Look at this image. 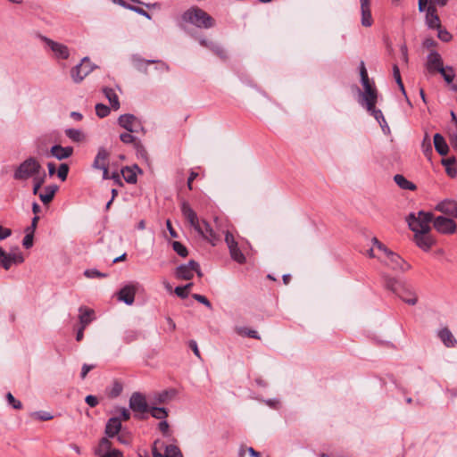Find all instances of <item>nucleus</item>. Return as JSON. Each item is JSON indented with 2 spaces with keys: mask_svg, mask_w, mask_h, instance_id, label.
Returning a JSON list of instances; mask_svg holds the SVG:
<instances>
[{
  "mask_svg": "<svg viewBox=\"0 0 457 457\" xmlns=\"http://www.w3.org/2000/svg\"><path fill=\"white\" fill-rule=\"evenodd\" d=\"M438 337L446 347H454L457 345V340L447 328L439 330Z\"/></svg>",
  "mask_w": 457,
  "mask_h": 457,
  "instance_id": "nucleus-24",
  "label": "nucleus"
},
{
  "mask_svg": "<svg viewBox=\"0 0 457 457\" xmlns=\"http://www.w3.org/2000/svg\"><path fill=\"white\" fill-rule=\"evenodd\" d=\"M65 135L74 142H80L84 139V134L81 130L76 129H68Z\"/></svg>",
  "mask_w": 457,
  "mask_h": 457,
  "instance_id": "nucleus-36",
  "label": "nucleus"
},
{
  "mask_svg": "<svg viewBox=\"0 0 457 457\" xmlns=\"http://www.w3.org/2000/svg\"><path fill=\"white\" fill-rule=\"evenodd\" d=\"M426 23L430 29H437L441 26L438 15L426 16Z\"/></svg>",
  "mask_w": 457,
  "mask_h": 457,
  "instance_id": "nucleus-46",
  "label": "nucleus"
},
{
  "mask_svg": "<svg viewBox=\"0 0 457 457\" xmlns=\"http://www.w3.org/2000/svg\"><path fill=\"white\" fill-rule=\"evenodd\" d=\"M361 25L364 27H370L373 23V19L371 16L370 7L361 8Z\"/></svg>",
  "mask_w": 457,
  "mask_h": 457,
  "instance_id": "nucleus-35",
  "label": "nucleus"
},
{
  "mask_svg": "<svg viewBox=\"0 0 457 457\" xmlns=\"http://www.w3.org/2000/svg\"><path fill=\"white\" fill-rule=\"evenodd\" d=\"M79 320L81 328H87L95 320V312L86 306L79 308Z\"/></svg>",
  "mask_w": 457,
  "mask_h": 457,
  "instance_id": "nucleus-21",
  "label": "nucleus"
},
{
  "mask_svg": "<svg viewBox=\"0 0 457 457\" xmlns=\"http://www.w3.org/2000/svg\"><path fill=\"white\" fill-rule=\"evenodd\" d=\"M169 400V393L163 391L154 395L153 404H162L167 403Z\"/></svg>",
  "mask_w": 457,
  "mask_h": 457,
  "instance_id": "nucleus-47",
  "label": "nucleus"
},
{
  "mask_svg": "<svg viewBox=\"0 0 457 457\" xmlns=\"http://www.w3.org/2000/svg\"><path fill=\"white\" fill-rule=\"evenodd\" d=\"M181 19L184 22L190 23L199 29H210L215 25L213 18L197 6H192L184 12Z\"/></svg>",
  "mask_w": 457,
  "mask_h": 457,
  "instance_id": "nucleus-3",
  "label": "nucleus"
},
{
  "mask_svg": "<svg viewBox=\"0 0 457 457\" xmlns=\"http://www.w3.org/2000/svg\"><path fill=\"white\" fill-rule=\"evenodd\" d=\"M132 132L122 133L120 135V139L124 144H133L137 152H145L142 144L137 139L136 137L131 135Z\"/></svg>",
  "mask_w": 457,
  "mask_h": 457,
  "instance_id": "nucleus-28",
  "label": "nucleus"
},
{
  "mask_svg": "<svg viewBox=\"0 0 457 457\" xmlns=\"http://www.w3.org/2000/svg\"><path fill=\"white\" fill-rule=\"evenodd\" d=\"M393 75H394V78L395 79L396 83L401 84L402 79H401V75H400V70L396 64H394V66H393Z\"/></svg>",
  "mask_w": 457,
  "mask_h": 457,
  "instance_id": "nucleus-64",
  "label": "nucleus"
},
{
  "mask_svg": "<svg viewBox=\"0 0 457 457\" xmlns=\"http://www.w3.org/2000/svg\"><path fill=\"white\" fill-rule=\"evenodd\" d=\"M95 453L98 457H123L120 450L112 447L111 441L106 437H103L100 440L98 446L95 450Z\"/></svg>",
  "mask_w": 457,
  "mask_h": 457,
  "instance_id": "nucleus-12",
  "label": "nucleus"
},
{
  "mask_svg": "<svg viewBox=\"0 0 457 457\" xmlns=\"http://www.w3.org/2000/svg\"><path fill=\"white\" fill-rule=\"evenodd\" d=\"M447 83H451L454 79V72L452 67H443V71H438Z\"/></svg>",
  "mask_w": 457,
  "mask_h": 457,
  "instance_id": "nucleus-44",
  "label": "nucleus"
},
{
  "mask_svg": "<svg viewBox=\"0 0 457 457\" xmlns=\"http://www.w3.org/2000/svg\"><path fill=\"white\" fill-rule=\"evenodd\" d=\"M223 233L225 234V242L228 245L232 260L239 264L245 263L246 261L245 256L238 247V244L234 236L228 230H226Z\"/></svg>",
  "mask_w": 457,
  "mask_h": 457,
  "instance_id": "nucleus-8",
  "label": "nucleus"
},
{
  "mask_svg": "<svg viewBox=\"0 0 457 457\" xmlns=\"http://www.w3.org/2000/svg\"><path fill=\"white\" fill-rule=\"evenodd\" d=\"M133 66L139 71L146 73V66L149 63H155L154 60H145L139 55L134 54L131 57Z\"/></svg>",
  "mask_w": 457,
  "mask_h": 457,
  "instance_id": "nucleus-29",
  "label": "nucleus"
},
{
  "mask_svg": "<svg viewBox=\"0 0 457 457\" xmlns=\"http://www.w3.org/2000/svg\"><path fill=\"white\" fill-rule=\"evenodd\" d=\"M121 428V422L119 418L113 417L108 420L105 426V434L109 437H113L120 432Z\"/></svg>",
  "mask_w": 457,
  "mask_h": 457,
  "instance_id": "nucleus-23",
  "label": "nucleus"
},
{
  "mask_svg": "<svg viewBox=\"0 0 457 457\" xmlns=\"http://www.w3.org/2000/svg\"><path fill=\"white\" fill-rule=\"evenodd\" d=\"M129 9L134 11V12H136L137 13H138V14H140L142 16H145L147 19H151L150 14L146 11L142 9V8L136 7V6H129Z\"/></svg>",
  "mask_w": 457,
  "mask_h": 457,
  "instance_id": "nucleus-62",
  "label": "nucleus"
},
{
  "mask_svg": "<svg viewBox=\"0 0 457 457\" xmlns=\"http://www.w3.org/2000/svg\"><path fill=\"white\" fill-rule=\"evenodd\" d=\"M94 67L88 57H84L80 63L73 67L71 71V76L75 83L81 82L92 71Z\"/></svg>",
  "mask_w": 457,
  "mask_h": 457,
  "instance_id": "nucleus-9",
  "label": "nucleus"
},
{
  "mask_svg": "<svg viewBox=\"0 0 457 457\" xmlns=\"http://www.w3.org/2000/svg\"><path fill=\"white\" fill-rule=\"evenodd\" d=\"M367 111L370 113V115H372L375 118V120L378 122L385 118L381 110L376 109V105H374V107L370 108V110H367Z\"/></svg>",
  "mask_w": 457,
  "mask_h": 457,
  "instance_id": "nucleus-55",
  "label": "nucleus"
},
{
  "mask_svg": "<svg viewBox=\"0 0 457 457\" xmlns=\"http://www.w3.org/2000/svg\"><path fill=\"white\" fill-rule=\"evenodd\" d=\"M198 262L190 260L186 264L178 266L175 270V276L179 279L190 280L194 278V270H197Z\"/></svg>",
  "mask_w": 457,
  "mask_h": 457,
  "instance_id": "nucleus-13",
  "label": "nucleus"
},
{
  "mask_svg": "<svg viewBox=\"0 0 457 457\" xmlns=\"http://www.w3.org/2000/svg\"><path fill=\"white\" fill-rule=\"evenodd\" d=\"M402 300L410 305H415L418 302V298L413 292H407V295H400Z\"/></svg>",
  "mask_w": 457,
  "mask_h": 457,
  "instance_id": "nucleus-50",
  "label": "nucleus"
},
{
  "mask_svg": "<svg viewBox=\"0 0 457 457\" xmlns=\"http://www.w3.org/2000/svg\"><path fill=\"white\" fill-rule=\"evenodd\" d=\"M122 176L126 182L134 184L137 182V174L129 167H125L121 170Z\"/></svg>",
  "mask_w": 457,
  "mask_h": 457,
  "instance_id": "nucleus-39",
  "label": "nucleus"
},
{
  "mask_svg": "<svg viewBox=\"0 0 457 457\" xmlns=\"http://www.w3.org/2000/svg\"><path fill=\"white\" fill-rule=\"evenodd\" d=\"M137 292V285L129 284L123 287L118 293L120 301L124 302L128 305H131L135 301Z\"/></svg>",
  "mask_w": 457,
  "mask_h": 457,
  "instance_id": "nucleus-18",
  "label": "nucleus"
},
{
  "mask_svg": "<svg viewBox=\"0 0 457 457\" xmlns=\"http://www.w3.org/2000/svg\"><path fill=\"white\" fill-rule=\"evenodd\" d=\"M414 240L416 245L423 251H428L435 244V239L429 232H416L414 233Z\"/></svg>",
  "mask_w": 457,
  "mask_h": 457,
  "instance_id": "nucleus-17",
  "label": "nucleus"
},
{
  "mask_svg": "<svg viewBox=\"0 0 457 457\" xmlns=\"http://www.w3.org/2000/svg\"><path fill=\"white\" fill-rule=\"evenodd\" d=\"M371 242L373 244V246L375 247V249H377L380 254L382 256V259L386 256H387L391 250L388 249L384 244H382L380 241H378V239L377 237H373L371 239Z\"/></svg>",
  "mask_w": 457,
  "mask_h": 457,
  "instance_id": "nucleus-37",
  "label": "nucleus"
},
{
  "mask_svg": "<svg viewBox=\"0 0 457 457\" xmlns=\"http://www.w3.org/2000/svg\"><path fill=\"white\" fill-rule=\"evenodd\" d=\"M436 209L449 218H457V203L453 201H444L438 204Z\"/></svg>",
  "mask_w": 457,
  "mask_h": 457,
  "instance_id": "nucleus-19",
  "label": "nucleus"
},
{
  "mask_svg": "<svg viewBox=\"0 0 457 457\" xmlns=\"http://www.w3.org/2000/svg\"><path fill=\"white\" fill-rule=\"evenodd\" d=\"M118 124L129 132L137 131V127L140 126L137 118L133 114L120 115L118 119Z\"/></svg>",
  "mask_w": 457,
  "mask_h": 457,
  "instance_id": "nucleus-16",
  "label": "nucleus"
},
{
  "mask_svg": "<svg viewBox=\"0 0 457 457\" xmlns=\"http://www.w3.org/2000/svg\"><path fill=\"white\" fill-rule=\"evenodd\" d=\"M238 333L240 335L247 336L252 338L259 339L260 337L258 335V332L253 329H249L247 328H242L238 330Z\"/></svg>",
  "mask_w": 457,
  "mask_h": 457,
  "instance_id": "nucleus-52",
  "label": "nucleus"
},
{
  "mask_svg": "<svg viewBox=\"0 0 457 457\" xmlns=\"http://www.w3.org/2000/svg\"><path fill=\"white\" fill-rule=\"evenodd\" d=\"M12 235V230L7 228L0 226V241L7 238Z\"/></svg>",
  "mask_w": 457,
  "mask_h": 457,
  "instance_id": "nucleus-60",
  "label": "nucleus"
},
{
  "mask_svg": "<svg viewBox=\"0 0 457 457\" xmlns=\"http://www.w3.org/2000/svg\"><path fill=\"white\" fill-rule=\"evenodd\" d=\"M51 155L57 160H64L71 157L73 154V147L71 146H62L60 145H54L50 150Z\"/></svg>",
  "mask_w": 457,
  "mask_h": 457,
  "instance_id": "nucleus-20",
  "label": "nucleus"
},
{
  "mask_svg": "<svg viewBox=\"0 0 457 457\" xmlns=\"http://www.w3.org/2000/svg\"><path fill=\"white\" fill-rule=\"evenodd\" d=\"M193 298L195 300H196L197 302L204 304L206 307H208L210 309L212 308L211 302L204 295H198V294H194L193 295Z\"/></svg>",
  "mask_w": 457,
  "mask_h": 457,
  "instance_id": "nucleus-56",
  "label": "nucleus"
},
{
  "mask_svg": "<svg viewBox=\"0 0 457 457\" xmlns=\"http://www.w3.org/2000/svg\"><path fill=\"white\" fill-rule=\"evenodd\" d=\"M148 412H150L154 418L162 420H164L168 416V411L163 407H149Z\"/></svg>",
  "mask_w": 457,
  "mask_h": 457,
  "instance_id": "nucleus-34",
  "label": "nucleus"
},
{
  "mask_svg": "<svg viewBox=\"0 0 457 457\" xmlns=\"http://www.w3.org/2000/svg\"><path fill=\"white\" fill-rule=\"evenodd\" d=\"M40 39L46 44V46L53 52L54 55L57 59L66 60L70 56V50L67 46L55 42L45 36H40Z\"/></svg>",
  "mask_w": 457,
  "mask_h": 457,
  "instance_id": "nucleus-11",
  "label": "nucleus"
},
{
  "mask_svg": "<svg viewBox=\"0 0 457 457\" xmlns=\"http://www.w3.org/2000/svg\"><path fill=\"white\" fill-rule=\"evenodd\" d=\"M172 248L181 257H187L188 254L187 247L179 241L172 242Z\"/></svg>",
  "mask_w": 457,
  "mask_h": 457,
  "instance_id": "nucleus-42",
  "label": "nucleus"
},
{
  "mask_svg": "<svg viewBox=\"0 0 457 457\" xmlns=\"http://www.w3.org/2000/svg\"><path fill=\"white\" fill-rule=\"evenodd\" d=\"M42 169L43 167L36 158L29 157L16 168L13 172V179L27 180L40 172Z\"/></svg>",
  "mask_w": 457,
  "mask_h": 457,
  "instance_id": "nucleus-5",
  "label": "nucleus"
},
{
  "mask_svg": "<svg viewBox=\"0 0 457 457\" xmlns=\"http://www.w3.org/2000/svg\"><path fill=\"white\" fill-rule=\"evenodd\" d=\"M34 234L32 232H26V236L22 240V245L25 248L29 249L33 245Z\"/></svg>",
  "mask_w": 457,
  "mask_h": 457,
  "instance_id": "nucleus-53",
  "label": "nucleus"
},
{
  "mask_svg": "<svg viewBox=\"0 0 457 457\" xmlns=\"http://www.w3.org/2000/svg\"><path fill=\"white\" fill-rule=\"evenodd\" d=\"M141 336V332L135 328H129L125 330L123 341L126 344H130L134 341H137Z\"/></svg>",
  "mask_w": 457,
  "mask_h": 457,
  "instance_id": "nucleus-33",
  "label": "nucleus"
},
{
  "mask_svg": "<svg viewBox=\"0 0 457 457\" xmlns=\"http://www.w3.org/2000/svg\"><path fill=\"white\" fill-rule=\"evenodd\" d=\"M158 428L162 433L163 436H170V425L165 420H162L158 424Z\"/></svg>",
  "mask_w": 457,
  "mask_h": 457,
  "instance_id": "nucleus-54",
  "label": "nucleus"
},
{
  "mask_svg": "<svg viewBox=\"0 0 457 457\" xmlns=\"http://www.w3.org/2000/svg\"><path fill=\"white\" fill-rule=\"evenodd\" d=\"M426 67L430 73L443 71L444 64L441 55L436 51L431 52L427 57Z\"/></svg>",
  "mask_w": 457,
  "mask_h": 457,
  "instance_id": "nucleus-15",
  "label": "nucleus"
},
{
  "mask_svg": "<svg viewBox=\"0 0 457 457\" xmlns=\"http://www.w3.org/2000/svg\"><path fill=\"white\" fill-rule=\"evenodd\" d=\"M174 292L179 297L182 299H185L188 296V291L185 289L184 287H177Z\"/></svg>",
  "mask_w": 457,
  "mask_h": 457,
  "instance_id": "nucleus-58",
  "label": "nucleus"
},
{
  "mask_svg": "<svg viewBox=\"0 0 457 457\" xmlns=\"http://www.w3.org/2000/svg\"><path fill=\"white\" fill-rule=\"evenodd\" d=\"M110 153L104 147H99L93 162L94 169H100L108 166Z\"/></svg>",
  "mask_w": 457,
  "mask_h": 457,
  "instance_id": "nucleus-22",
  "label": "nucleus"
},
{
  "mask_svg": "<svg viewBox=\"0 0 457 457\" xmlns=\"http://www.w3.org/2000/svg\"><path fill=\"white\" fill-rule=\"evenodd\" d=\"M360 75L363 87V92H360L359 103L365 106L367 110H370V108L374 107V105L377 104L378 91L370 81L368 72L363 62H361Z\"/></svg>",
  "mask_w": 457,
  "mask_h": 457,
  "instance_id": "nucleus-2",
  "label": "nucleus"
},
{
  "mask_svg": "<svg viewBox=\"0 0 457 457\" xmlns=\"http://www.w3.org/2000/svg\"><path fill=\"white\" fill-rule=\"evenodd\" d=\"M85 402L90 406V407H96L98 404V399L96 396L89 395L86 396Z\"/></svg>",
  "mask_w": 457,
  "mask_h": 457,
  "instance_id": "nucleus-59",
  "label": "nucleus"
},
{
  "mask_svg": "<svg viewBox=\"0 0 457 457\" xmlns=\"http://www.w3.org/2000/svg\"><path fill=\"white\" fill-rule=\"evenodd\" d=\"M436 4H434L432 1L431 3L428 4V8H427V14L426 16H433V15H437L436 13Z\"/></svg>",
  "mask_w": 457,
  "mask_h": 457,
  "instance_id": "nucleus-63",
  "label": "nucleus"
},
{
  "mask_svg": "<svg viewBox=\"0 0 457 457\" xmlns=\"http://www.w3.org/2000/svg\"><path fill=\"white\" fill-rule=\"evenodd\" d=\"M103 93L105 96V97L109 100L111 106L114 110H118L120 108V102L119 97L114 92V90L110 87H104L103 88Z\"/></svg>",
  "mask_w": 457,
  "mask_h": 457,
  "instance_id": "nucleus-31",
  "label": "nucleus"
},
{
  "mask_svg": "<svg viewBox=\"0 0 457 457\" xmlns=\"http://www.w3.org/2000/svg\"><path fill=\"white\" fill-rule=\"evenodd\" d=\"M181 212L190 226L193 227L199 235L208 240L212 245H216L220 240L219 235L215 233L208 222L199 220L196 212L191 208L188 203L183 202L181 204Z\"/></svg>",
  "mask_w": 457,
  "mask_h": 457,
  "instance_id": "nucleus-1",
  "label": "nucleus"
},
{
  "mask_svg": "<svg viewBox=\"0 0 457 457\" xmlns=\"http://www.w3.org/2000/svg\"><path fill=\"white\" fill-rule=\"evenodd\" d=\"M129 408L136 413L148 411L149 406L145 397L138 392L133 393L129 398Z\"/></svg>",
  "mask_w": 457,
  "mask_h": 457,
  "instance_id": "nucleus-14",
  "label": "nucleus"
},
{
  "mask_svg": "<svg viewBox=\"0 0 457 457\" xmlns=\"http://www.w3.org/2000/svg\"><path fill=\"white\" fill-rule=\"evenodd\" d=\"M433 227L439 233L453 234L456 231L457 224L452 218L445 216H433Z\"/></svg>",
  "mask_w": 457,
  "mask_h": 457,
  "instance_id": "nucleus-10",
  "label": "nucleus"
},
{
  "mask_svg": "<svg viewBox=\"0 0 457 457\" xmlns=\"http://www.w3.org/2000/svg\"><path fill=\"white\" fill-rule=\"evenodd\" d=\"M210 50L212 51L220 59L225 60L228 57L225 49L217 43H210Z\"/></svg>",
  "mask_w": 457,
  "mask_h": 457,
  "instance_id": "nucleus-41",
  "label": "nucleus"
},
{
  "mask_svg": "<svg viewBox=\"0 0 457 457\" xmlns=\"http://www.w3.org/2000/svg\"><path fill=\"white\" fill-rule=\"evenodd\" d=\"M23 262V254L18 246L12 249L10 253H6L2 247H0V267L5 270H8L12 264H20Z\"/></svg>",
  "mask_w": 457,
  "mask_h": 457,
  "instance_id": "nucleus-6",
  "label": "nucleus"
},
{
  "mask_svg": "<svg viewBox=\"0 0 457 457\" xmlns=\"http://www.w3.org/2000/svg\"><path fill=\"white\" fill-rule=\"evenodd\" d=\"M437 29V37L444 42H449L452 39V35L442 26L436 29Z\"/></svg>",
  "mask_w": 457,
  "mask_h": 457,
  "instance_id": "nucleus-48",
  "label": "nucleus"
},
{
  "mask_svg": "<svg viewBox=\"0 0 457 457\" xmlns=\"http://www.w3.org/2000/svg\"><path fill=\"white\" fill-rule=\"evenodd\" d=\"M394 180L400 188L404 189V190L413 191L417 187L414 183L408 180L404 176H403L401 174H396L394 177Z\"/></svg>",
  "mask_w": 457,
  "mask_h": 457,
  "instance_id": "nucleus-30",
  "label": "nucleus"
},
{
  "mask_svg": "<svg viewBox=\"0 0 457 457\" xmlns=\"http://www.w3.org/2000/svg\"><path fill=\"white\" fill-rule=\"evenodd\" d=\"M6 400L14 409L20 410L22 408V403L19 400H16L11 393H7Z\"/></svg>",
  "mask_w": 457,
  "mask_h": 457,
  "instance_id": "nucleus-51",
  "label": "nucleus"
},
{
  "mask_svg": "<svg viewBox=\"0 0 457 457\" xmlns=\"http://www.w3.org/2000/svg\"><path fill=\"white\" fill-rule=\"evenodd\" d=\"M33 185H37L42 187L46 179V173L44 169L40 170V172L37 173L34 177L31 178Z\"/></svg>",
  "mask_w": 457,
  "mask_h": 457,
  "instance_id": "nucleus-43",
  "label": "nucleus"
},
{
  "mask_svg": "<svg viewBox=\"0 0 457 457\" xmlns=\"http://www.w3.org/2000/svg\"><path fill=\"white\" fill-rule=\"evenodd\" d=\"M58 190L56 185H49L44 188V191L38 194V196L44 204H48L53 199Z\"/></svg>",
  "mask_w": 457,
  "mask_h": 457,
  "instance_id": "nucleus-26",
  "label": "nucleus"
},
{
  "mask_svg": "<svg viewBox=\"0 0 457 457\" xmlns=\"http://www.w3.org/2000/svg\"><path fill=\"white\" fill-rule=\"evenodd\" d=\"M96 113L99 118H104L109 115L110 108L104 104H96Z\"/></svg>",
  "mask_w": 457,
  "mask_h": 457,
  "instance_id": "nucleus-45",
  "label": "nucleus"
},
{
  "mask_svg": "<svg viewBox=\"0 0 457 457\" xmlns=\"http://www.w3.org/2000/svg\"><path fill=\"white\" fill-rule=\"evenodd\" d=\"M410 228L414 232H429L431 229V222H433V214L420 211L417 213L411 212L407 218Z\"/></svg>",
  "mask_w": 457,
  "mask_h": 457,
  "instance_id": "nucleus-4",
  "label": "nucleus"
},
{
  "mask_svg": "<svg viewBox=\"0 0 457 457\" xmlns=\"http://www.w3.org/2000/svg\"><path fill=\"white\" fill-rule=\"evenodd\" d=\"M68 172H69V166H68V164L62 163L59 166V168H58V171H57L58 178L62 181H64L67 179Z\"/></svg>",
  "mask_w": 457,
  "mask_h": 457,
  "instance_id": "nucleus-49",
  "label": "nucleus"
},
{
  "mask_svg": "<svg viewBox=\"0 0 457 457\" xmlns=\"http://www.w3.org/2000/svg\"><path fill=\"white\" fill-rule=\"evenodd\" d=\"M400 52H401V54H402V60L404 63H408V48L406 46V45H402L400 46Z\"/></svg>",
  "mask_w": 457,
  "mask_h": 457,
  "instance_id": "nucleus-61",
  "label": "nucleus"
},
{
  "mask_svg": "<svg viewBox=\"0 0 457 457\" xmlns=\"http://www.w3.org/2000/svg\"><path fill=\"white\" fill-rule=\"evenodd\" d=\"M434 145H435L436 151L440 155H446L448 154V151H449L448 145L446 144L445 139L444 138V137L441 134H439V133L435 134Z\"/></svg>",
  "mask_w": 457,
  "mask_h": 457,
  "instance_id": "nucleus-25",
  "label": "nucleus"
},
{
  "mask_svg": "<svg viewBox=\"0 0 457 457\" xmlns=\"http://www.w3.org/2000/svg\"><path fill=\"white\" fill-rule=\"evenodd\" d=\"M29 416L32 419L43 421L51 420L54 418V416L50 412L46 411H33L29 414Z\"/></svg>",
  "mask_w": 457,
  "mask_h": 457,
  "instance_id": "nucleus-40",
  "label": "nucleus"
},
{
  "mask_svg": "<svg viewBox=\"0 0 457 457\" xmlns=\"http://www.w3.org/2000/svg\"><path fill=\"white\" fill-rule=\"evenodd\" d=\"M380 262L395 271L404 272L411 269V265L393 251L387 256L381 259Z\"/></svg>",
  "mask_w": 457,
  "mask_h": 457,
  "instance_id": "nucleus-7",
  "label": "nucleus"
},
{
  "mask_svg": "<svg viewBox=\"0 0 457 457\" xmlns=\"http://www.w3.org/2000/svg\"><path fill=\"white\" fill-rule=\"evenodd\" d=\"M164 457H183L180 449L175 445L165 446Z\"/></svg>",
  "mask_w": 457,
  "mask_h": 457,
  "instance_id": "nucleus-38",
  "label": "nucleus"
},
{
  "mask_svg": "<svg viewBox=\"0 0 457 457\" xmlns=\"http://www.w3.org/2000/svg\"><path fill=\"white\" fill-rule=\"evenodd\" d=\"M84 275L87 278H102V277H105L104 274L101 273L100 271H98L96 269L85 270Z\"/></svg>",
  "mask_w": 457,
  "mask_h": 457,
  "instance_id": "nucleus-57",
  "label": "nucleus"
},
{
  "mask_svg": "<svg viewBox=\"0 0 457 457\" xmlns=\"http://www.w3.org/2000/svg\"><path fill=\"white\" fill-rule=\"evenodd\" d=\"M441 162L445 166V171L448 176H450L451 178L456 177L457 170L454 167V164L456 162L455 157H449V158L442 159Z\"/></svg>",
  "mask_w": 457,
  "mask_h": 457,
  "instance_id": "nucleus-32",
  "label": "nucleus"
},
{
  "mask_svg": "<svg viewBox=\"0 0 457 457\" xmlns=\"http://www.w3.org/2000/svg\"><path fill=\"white\" fill-rule=\"evenodd\" d=\"M382 278L386 289L395 294H399V288L402 287V283L400 281L387 274H383Z\"/></svg>",
  "mask_w": 457,
  "mask_h": 457,
  "instance_id": "nucleus-27",
  "label": "nucleus"
}]
</instances>
